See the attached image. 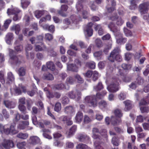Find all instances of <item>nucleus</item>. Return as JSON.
Wrapping results in <instances>:
<instances>
[{"instance_id": "1", "label": "nucleus", "mask_w": 149, "mask_h": 149, "mask_svg": "<svg viewBox=\"0 0 149 149\" xmlns=\"http://www.w3.org/2000/svg\"><path fill=\"white\" fill-rule=\"evenodd\" d=\"M113 112L116 117L113 116H111V123L113 125H118L122 122L120 118L122 117L123 113L121 110L118 109L115 110Z\"/></svg>"}, {"instance_id": "2", "label": "nucleus", "mask_w": 149, "mask_h": 149, "mask_svg": "<svg viewBox=\"0 0 149 149\" xmlns=\"http://www.w3.org/2000/svg\"><path fill=\"white\" fill-rule=\"evenodd\" d=\"M120 82V80L118 77H113L110 84L107 87L108 91L111 92H115L118 91L119 84Z\"/></svg>"}, {"instance_id": "3", "label": "nucleus", "mask_w": 149, "mask_h": 149, "mask_svg": "<svg viewBox=\"0 0 149 149\" xmlns=\"http://www.w3.org/2000/svg\"><path fill=\"white\" fill-rule=\"evenodd\" d=\"M15 125H11L10 128H8L7 127V125H3L0 124V131L2 133L7 135L15 134L18 132V131L15 129Z\"/></svg>"}, {"instance_id": "4", "label": "nucleus", "mask_w": 149, "mask_h": 149, "mask_svg": "<svg viewBox=\"0 0 149 149\" xmlns=\"http://www.w3.org/2000/svg\"><path fill=\"white\" fill-rule=\"evenodd\" d=\"M120 50L118 47L115 48L111 52L110 56L108 58L109 60L112 62H114L115 60L118 61L122 60L121 56L120 54Z\"/></svg>"}, {"instance_id": "5", "label": "nucleus", "mask_w": 149, "mask_h": 149, "mask_svg": "<svg viewBox=\"0 0 149 149\" xmlns=\"http://www.w3.org/2000/svg\"><path fill=\"white\" fill-rule=\"evenodd\" d=\"M85 100L90 106L95 107L97 105V101L95 96H87L85 98Z\"/></svg>"}, {"instance_id": "6", "label": "nucleus", "mask_w": 149, "mask_h": 149, "mask_svg": "<svg viewBox=\"0 0 149 149\" xmlns=\"http://www.w3.org/2000/svg\"><path fill=\"white\" fill-rule=\"evenodd\" d=\"M81 92L77 90L71 91L68 93V96L72 99H75L76 100H79L81 98Z\"/></svg>"}, {"instance_id": "7", "label": "nucleus", "mask_w": 149, "mask_h": 149, "mask_svg": "<svg viewBox=\"0 0 149 149\" xmlns=\"http://www.w3.org/2000/svg\"><path fill=\"white\" fill-rule=\"evenodd\" d=\"M149 6V3L148 2L142 3L139 5V8L141 14H144L147 13Z\"/></svg>"}, {"instance_id": "8", "label": "nucleus", "mask_w": 149, "mask_h": 149, "mask_svg": "<svg viewBox=\"0 0 149 149\" xmlns=\"http://www.w3.org/2000/svg\"><path fill=\"white\" fill-rule=\"evenodd\" d=\"M92 25L93 23L92 22L89 23L87 24L84 29V33L88 36H91L93 35V31L92 29Z\"/></svg>"}, {"instance_id": "9", "label": "nucleus", "mask_w": 149, "mask_h": 149, "mask_svg": "<svg viewBox=\"0 0 149 149\" xmlns=\"http://www.w3.org/2000/svg\"><path fill=\"white\" fill-rule=\"evenodd\" d=\"M110 19L113 21H116V24L119 26L121 25L124 22L123 20L120 17H118L117 15L115 14L110 17Z\"/></svg>"}, {"instance_id": "10", "label": "nucleus", "mask_w": 149, "mask_h": 149, "mask_svg": "<svg viewBox=\"0 0 149 149\" xmlns=\"http://www.w3.org/2000/svg\"><path fill=\"white\" fill-rule=\"evenodd\" d=\"M3 147L6 149H9L12 148L14 146L13 143L12 141L4 140L2 143Z\"/></svg>"}, {"instance_id": "11", "label": "nucleus", "mask_w": 149, "mask_h": 149, "mask_svg": "<svg viewBox=\"0 0 149 149\" xmlns=\"http://www.w3.org/2000/svg\"><path fill=\"white\" fill-rule=\"evenodd\" d=\"M23 61V58L22 56H15L14 57V59L12 60V64H15L19 65L21 64Z\"/></svg>"}, {"instance_id": "12", "label": "nucleus", "mask_w": 149, "mask_h": 149, "mask_svg": "<svg viewBox=\"0 0 149 149\" xmlns=\"http://www.w3.org/2000/svg\"><path fill=\"white\" fill-rule=\"evenodd\" d=\"M67 70L73 72H77L78 70V67L73 64H67Z\"/></svg>"}, {"instance_id": "13", "label": "nucleus", "mask_w": 149, "mask_h": 149, "mask_svg": "<svg viewBox=\"0 0 149 149\" xmlns=\"http://www.w3.org/2000/svg\"><path fill=\"white\" fill-rule=\"evenodd\" d=\"M46 49V47L44 43H39V44L36 45L35 50L36 52L44 51Z\"/></svg>"}, {"instance_id": "14", "label": "nucleus", "mask_w": 149, "mask_h": 149, "mask_svg": "<svg viewBox=\"0 0 149 149\" xmlns=\"http://www.w3.org/2000/svg\"><path fill=\"white\" fill-rule=\"evenodd\" d=\"M29 124V123L28 121H20L17 126V129L19 130H24L25 129L26 127Z\"/></svg>"}, {"instance_id": "15", "label": "nucleus", "mask_w": 149, "mask_h": 149, "mask_svg": "<svg viewBox=\"0 0 149 149\" xmlns=\"http://www.w3.org/2000/svg\"><path fill=\"white\" fill-rule=\"evenodd\" d=\"M68 7L66 5H62L61 6L60 9L58 11V13L63 17H66L67 15L63 13V12L66 11L68 8Z\"/></svg>"}, {"instance_id": "16", "label": "nucleus", "mask_w": 149, "mask_h": 149, "mask_svg": "<svg viewBox=\"0 0 149 149\" xmlns=\"http://www.w3.org/2000/svg\"><path fill=\"white\" fill-rule=\"evenodd\" d=\"M29 140L31 143L33 145H36L39 143L40 141L39 138L36 136H33L30 137Z\"/></svg>"}, {"instance_id": "17", "label": "nucleus", "mask_w": 149, "mask_h": 149, "mask_svg": "<svg viewBox=\"0 0 149 149\" xmlns=\"http://www.w3.org/2000/svg\"><path fill=\"white\" fill-rule=\"evenodd\" d=\"M4 104L6 107L9 108H13L15 106L16 104L13 102L8 100H6L4 101Z\"/></svg>"}, {"instance_id": "18", "label": "nucleus", "mask_w": 149, "mask_h": 149, "mask_svg": "<svg viewBox=\"0 0 149 149\" xmlns=\"http://www.w3.org/2000/svg\"><path fill=\"white\" fill-rule=\"evenodd\" d=\"M13 35L12 33H8L6 36V43L9 44L10 45L11 44V41L13 39Z\"/></svg>"}, {"instance_id": "19", "label": "nucleus", "mask_w": 149, "mask_h": 149, "mask_svg": "<svg viewBox=\"0 0 149 149\" xmlns=\"http://www.w3.org/2000/svg\"><path fill=\"white\" fill-rule=\"evenodd\" d=\"M6 83L10 84L13 82L15 79L14 77L11 72H9L8 73Z\"/></svg>"}, {"instance_id": "20", "label": "nucleus", "mask_w": 149, "mask_h": 149, "mask_svg": "<svg viewBox=\"0 0 149 149\" xmlns=\"http://www.w3.org/2000/svg\"><path fill=\"white\" fill-rule=\"evenodd\" d=\"M123 102L125 105V107L124 108L125 111H127L131 109L132 106L131 101L127 100Z\"/></svg>"}, {"instance_id": "21", "label": "nucleus", "mask_w": 149, "mask_h": 149, "mask_svg": "<svg viewBox=\"0 0 149 149\" xmlns=\"http://www.w3.org/2000/svg\"><path fill=\"white\" fill-rule=\"evenodd\" d=\"M55 88L56 89L59 90H61L64 89L68 90L69 88V86L68 85L65 86L62 83H61L56 85L55 86Z\"/></svg>"}, {"instance_id": "22", "label": "nucleus", "mask_w": 149, "mask_h": 149, "mask_svg": "<svg viewBox=\"0 0 149 149\" xmlns=\"http://www.w3.org/2000/svg\"><path fill=\"white\" fill-rule=\"evenodd\" d=\"M19 10L17 8H15L13 9H8L7 13L8 15H16L19 12Z\"/></svg>"}, {"instance_id": "23", "label": "nucleus", "mask_w": 149, "mask_h": 149, "mask_svg": "<svg viewBox=\"0 0 149 149\" xmlns=\"http://www.w3.org/2000/svg\"><path fill=\"white\" fill-rule=\"evenodd\" d=\"M107 1L108 2V3L106 7L107 9L108 12L111 13L115 10V8L114 6L116 5V2L115 1V5H114L112 4V2L111 3L110 1L109 2L108 1Z\"/></svg>"}, {"instance_id": "24", "label": "nucleus", "mask_w": 149, "mask_h": 149, "mask_svg": "<svg viewBox=\"0 0 149 149\" xmlns=\"http://www.w3.org/2000/svg\"><path fill=\"white\" fill-rule=\"evenodd\" d=\"M42 78L44 79L52 80L54 79V77L52 74L49 73H47L43 74Z\"/></svg>"}, {"instance_id": "25", "label": "nucleus", "mask_w": 149, "mask_h": 149, "mask_svg": "<svg viewBox=\"0 0 149 149\" xmlns=\"http://www.w3.org/2000/svg\"><path fill=\"white\" fill-rule=\"evenodd\" d=\"M46 65L47 69L52 71H54L55 69V66L53 62L49 61L46 63Z\"/></svg>"}, {"instance_id": "26", "label": "nucleus", "mask_w": 149, "mask_h": 149, "mask_svg": "<svg viewBox=\"0 0 149 149\" xmlns=\"http://www.w3.org/2000/svg\"><path fill=\"white\" fill-rule=\"evenodd\" d=\"M77 130V126L75 125L73 126L69 130L68 134V136L70 137L72 136L74 134Z\"/></svg>"}, {"instance_id": "27", "label": "nucleus", "mask_w": 149, "mask_h": 149, "mask_svg": "<svg viewBox=\"0 0 149 149\" xmlns=\"http://www.w3.org/2000/svg\"><path fill=\"white\" fill-rule=\"evenodd\" d=\"M89 139V137L85 134H81L79 137V141L81 142H86Z\"/></svg>"}, {"instance_id": "28", "label": "nucleus", "mask_w": 149, "mask_h": 149, "mask_svg": "<svg viewBox=\"0 0 149 149\" xmlns=\"http://www.w3.org/2000/svg\"><path fill=\"white\" fill-rule=\"evenodd\" d=\"M83 115L82 113L79 112L77 114L75 117V119L76 121L78 123L81 122L83 119Z\"/></svg>"}, {"instance_id": "29", "label": "nucleus", "mask_w": 149, "mask_h": 149, "mask_svg": "<svg viewBox=\"0 0 149 149\" xmlns=\"http://www.w3.org/2000/svg\"><path fill=\"white\" fill-rule=\"evenodd\" d=\"M11 30L15 31L16 34H17L20 30V27L18 24L14 25L11 27Z\"/></svg>"}, {"instance_id": "30", "label": "nucleus", "mask_w": 149, "mask_h": 149, "mask_svg": "<svg viewBox=\"0 0 149 149\" xmlns=\"http://www.w3.org/2000/svg\"><path fill=\"white\" fill-rule=\"evenodd\" d=\"M108 27L110 30L113 32H116L118 31V29L112 22L108 26Z\"/></svg>"}, {"instance_id": "31", "label": "nucleus", "mask_w": 149, "mask_h": 149, "mask_svg": "<svg viewBox=\"0 0 149 149\" xmlns=\"http://www.w3.org/2000/svg\"><path fill=\"white\" fill-rule=\"evenodd\" d=\"M66 82L67 84L71 85L74 84L75 82V80L73 77L69 76L67 78Z\"/></svg>"}, {"instance_id": "32", "label": "nucleus", "mask_w": 149, "mask_h": 149, "mask_svg": "<svg viewBox=\"0 0 149 149\" xmlns=\"http://www.w3.org/2000/svg\"><path fill=\"white\" fill-rule=\"evenodd\" d=\"M103 88V86L101 82H100L96 86H94V89L95 91H100Z\"/></svg>"}, {"instance_id": "33", "label": "nucleus", "mask_w": 149, "mask_h": 149, "mask_svg": "<svg viewBox=\"0 0 149 149\" xmlns=\"http://www.w3.org/2000/svg\"><path fill=\"white\" fill-rule=\"evenodd\" d=\"M30 3L29 0H22L21 1V6L23 8H26Z\"/></svg>"}, {"instance_id": "34", "label": "nucleus", "mask_w": 149, "mask_h": 149, "mask_svg": "<svg viewBox=\"0 0 149 149\" xmlns=\"http://www.w3.org/2000/svg\"><path fill=\"white\" fill-rule=\"evenodd\" d=\"M70 19L73 23H75L80 20L81 18L80 17H77L76 16L74 15H72L70 17Z\"/></svg>"}, {"instance_id": "35", "label": "nucleus", "mask_w": 149, "mask_h": 149, "mask_svg": "<svg viewBox=\"0 0 149 149\" xmlns=\"http://www.w3.org/2000/svg\"><path fill=\"white\" fill-rule=\"evenodd\" d=\"M81 2V1H79L76 4V7L78 11H81L84 8L83 7Z\"/></svg>"}, {"instance_id": "36", "label": "nucleus", "mask_w": 149, "mask_h": 149, "mask_svg": "<svg viewBox=\"0 0 149 149\" xmlns=\"http://www.w3.org/2000/svg\"><path fill=\"white\" fill-rule=\"evenodd\" d=\"M44 10H36L35 12V15L36 17L37 18H40L44 13Z\"/></svg>"}, {"instance_id": "37", "label": "nucleus", "mask_w": 149, "mask_h": 149, "mask_svg": "<svg viewBox=\"0 0 149 149\" xmlns=\"http://www.w3.org/2000/svg\"><path fill=\"white\" fill-rule=\"evenodd\" d=\"M98 104L99 107L102 109L106 107L107 105V103L104 100L100 101Z\"/></svg>"}, {"instance_id": "38", "label": "nucleus", "mask_w": 149, "mask_h": 149, "mask_svg": "<svg viewBox=\"0 0 149 149\" xmlns=\"http://www.w3.org/2000/svg\"><path fill=\"white\" fill-rule=\"evenodd\" d=\"M43 27L46 29H48V31L50 32H53L54 31L55 27L53 25H51L49 26L47 25H45Z\"/></svg>"}, {"instance_id": "39", "label": "nucleus", "mask_w": 149, "mask_h": 149, "mask_svg": "<svg viewBox=\"0 0 149 149\" xmlns=\"http://www.w3.org/2000/svg\"><path fill=\"white\" fill-rule=\"evenodd\" d=\"M21 90L23 91V92H25L26 91L25 87L23 86H19V88L16 89L15 91V92L18 94H20L21 93Z\"/></svg>"}, {"instance_id": "40", "label": "nucleus", "mask_w": 149, "mask_h": 149, "mask_svg": "<svg viewBox=\"0 0 149 149\" xmlns=\"http://www.w3.org/2000/svg\"><path fill=\"white\" fill-rule=\"evenodd\" d=\"M95 29L96 30H98V33L99 35H102L104 33V30L100 25H97L96 26Z\"/></svg>"}, {"instance_id": "41", "label": "nucleus", "mask_w": 149, "mask_h": 149, "mask_svg": "<svg viewBox=\"0 0 149 149\" xmlns=\"http://www.w3.org/2000/svg\"><path fill=\"white\" fill-rule=\"evenodd\" d=\"M77 149H91L87 145L83 144H79L76 146Z\"/></svg>"}, {"instance_id": "42", "label": "nucleus", "mask_w": 149, "mask_h": 149, "mask_svg": "<svg viewBox=\"0 0 149 149\" xmlns=\"http://www.w3.org/2000/svg\"><path fill=\"white\" fill-rule=\"evenodd\" d=\"M61 108V103L59 102H56L55 105L54 110L55 111L58 112L60 111Z\"/></svg>"}, {"instance_id": "43", "label": "nucleus", "mask_w": 149, "mask_h": 149, "mask_svg": "<svg viewBox=\"0 0 149 149\" xmlns=\"http://www.w3.org/2000/svg\"><path fill=\"white\" fill-rule=\"evenodd\" d=\"M28 136V135L26 133H19L17 135V137L22 139H26Z\"/></svg>"}, {"instance_id": "44", "label": "nucleus", "mask_w": 149, "mask_h": 149, "mask_svg": "<svg viewBox=\"0 0 149 149\" xmlns=\"http://www.w3.org/2000/svg\"><path fill=\"white\" fill-rule=\"evenodd\" d=\"M18 108L22 113L25 114L27 113L26 108L24 105L19 104L18 106Z\"/></svg>"}, {"instance_id": "45", "label": "nucleus", "mask_w": 149, "mask_h": 149, "mask_svg": "<svg viewBox=\"0 0 149 149\" xmlns=\"http://www.w3.org/2000/svg\"><path fill=\"white\" fill-rule=\"evenodd\" d=\"M86 65L90 68L94 69L95 68V64L94 62L91 61L87 62L86 63Z\"/></svg>"}, {"instance_id": "46", "label": "nucleus", "mask_w": 149, "mask_h": 149, "mask_svg": "<svg viewBox=\"0 0 149 149\" xmlns=\"http://www.w3.org/2000/svg\"><path fill=\"white\" fill-rule=\"evenodd\" d=\"M74 77L75 79L77 80L78 83H82L84 82L83 79L79 74H77L74 76Z\"/></svg>"}, {"instance_id": "47", "label": "nucleus", "mask_w": 149, "mask_h": 149, "mask_svg": "<svg viewBox=\"0 0 149 149\" xmlns=\"http://www.w3.org/2000/svg\"><path fill=\"white\" fill-rule=\"evenodd\" d=\"M149 95L147 97L145 100L142 99L139 103L140 106L141 105H145L149 103Z\"/></svg>"}, {"instance_id": "48", "label": "nucleus", "mask_w": 149, "mask_h": 149, "mask_svg": "<svg viewBox=\"0 0 149 149\" xmlns=\"http://www.w3.org/2000/svg\"><path fill=\"white\" fill-rule=\"evenodd\" d=\"M8 50L9 52V55L10 57L9 62L10 63H12V60L14 59V58L15 56H14L13 55L14 51L13 50L10 49H9Z\"/></svg>"}, {"instance_id": "49", "label": "nucleus", "mask_w": 149, "mask_h": 149, "mask_svg": "<svg viewBox=\"0 0 149 149\" xmlns=\"http://www.w3.org/2000/svg\"><path fill=\"white\" fill-rule=\"evenodd\" d=\"M25 69L23 67H21L18 70V74L19 76H23L25 75Z\"/></svg>"}, {"instance_id": "50", "label": "nucleus", "mask_w": 149, "mask_h": 149, "mask_svg": "<svg viewBox=\"0 0 149 149\" xmlns=\"http://www.w3.org/2000/svg\"><path fill=\"white\" fill-rule=\"evenodd\" d=\"M64 110L65 112L66 113L73 112L74 110L73 107L71 106L66 107Z\"/></svg>"}, {"instance_id": "51", "label": "nucleus", "mask_w": 149, "mask_h": 149, "mask_svg": "<svg viewBox=\"0 0 149 149\" xmlns=\"http://www.w3.org/2000/svg\"><path fill=\"white\" fill-rule=\"evenodd\" d=\"M26 145V142L23 141L18 143L17 144V146L19 149H25L24 147Z\"/></svg>"}, {"instance_id": "52", "label": "nucleus", "mask_w": 149, "mask_h": 149, "mask_svg": "<svg viewBox=\"0 0 149 149\" xmlns=\"http://www.w3.org/2000/svg\"><path fill=\"white\" fill-rule=\"evenodd\" d=\"M25 50L26 52V56L27 57H29L28 52L31 50L33 48L31 44H27L25 46Z\"/></svg>"}, {"instance_id": "53", "label": "nucleus", "mask_w": 149, "mask_h": 149, "mask_svg": "<svg viewBox=\"0 0 149 149\" xmlns=\"http://www.w3.org/2000/svg\"><path fill=\"white\" fill-rule=\"evenodd\" d=\"M102 55V52L101 51L96 52L94 53V56L96 58H97L99 59H101Z\"/></svg>"}, {"instance_id": "54", "label": "nucleus", "mask_w": 149, "mask_h": 149, "mask_svg": "<svg viewBox=\"0 0 149 149\" xmlns=\"http://www.w3.org/2000/svg\"><path fill=\"white\" fill-rule=\"evenodd\" d=\"M98 77L99 74L98 72L96 71H94L93 73V76L92 77L93 81H95L98 79Z\"/></svg>"}, {"instance_id": "55", "label": "nucleus", "mask_w": 149, "mask_h": 149, "mask_svg": "<svg viewBox=\"0 0 149 149\" xmlns=\"http://www.w3.org/2000/svg\"><path fill=\"white\" fill-rule=\"evenodd\" d=\"M44 38L47 40L50 41L53 39V36L52 34L47 33L45 34Z\"/></svg>"}, {"instance_id": "56", "label": "nucleus", "mask_w": 149, "mask_h": 149, "mask_svg": "<svg viewBox=\"0 0 149 149\" xmlns=\"http://www.w3.org/2000/svg\"><path fill=\"white\" fill-rule=\"evenodd\" d=\"M125 58L126 60L129 61L133 56V54L130 52H127L125 54Z\"/></svg>"}, {"instance_id": "57", "label": "nucleus", "mask_w": 149, "mask_h": 149, "mask_svg": "<svg viewBox=\"0 0 149 149\" xmlns=\"http://www.w3.org/2000/svg\"><path fill=\"white\" fill-rule=\"evenodd\" d=\"M144 82L143 79L141 77H138L136 79V82L138 85H141Z\"/></svg>"}, {"instance_id": "58", "label": "nucleus", "mask_w": 149, "mask_h": 149, "mask_svg": "<svg viewBox=\"0 0 149 149\" xmlns=\"http://www.w3.org/2000/svg\"><path fill=\"white\" fill-rule=\"evenodd\" d=\"M11 22V20L10 19H7L5 21L3 26V27L5 30L8 28L9 25Z\"/></svg>"}, {"instance_id": "59", "label": "nucleus", "mask_w": 149, "mask_h": 149, "mask_svg": "<svg viewBox=\"0 0 149 149\" xmlns=\"http://www.w3.org/2000/svg\"><path fill=\"white\" fill-rule=\"evenodd\" d=\"M94 145L95 149H103L101 144H100L99 142L95 141L94 142Z\"/></svg>"}, {"instance_id": "60", "label": "nucleus", "mask_w": 149, "mask_h": 149, "mask_svg": "<svg viewBox=\"0 0 149 149\" xmlns=\"http://www.w3.org/2000/svg\"><path fill=\"white\" fill-rule=\"evenodd\" d=\"M4 73L3 71H0V81L2 84H3L5 83V81L4 77Z\"/></svg>"}, {"instance_id": "61", "label": "nucleus", "mask_w": 149, "mask_h": 149, "mask_svg": "<svg viewBox=\"0 0 149 149\" xmlns=\"http://www.w3.org/2000/svg\"><path fill=\"white\" fill-rule=\"evenodd\" d=\"M62 103L64 105L67 104L69 102V100L68 98L66 96H64L62 98Z\"/></svg>"}, {"instance_id": "62", "label": "nucleus", "mask_w": 149, "mask_h": 149, "mask_svg": "<svg viewBox=\"0 0 149 149\" xmlns=\"http://www.w3.org/2000/svg\"><path fill=\"white\" fill-rule=\"evenodd\" d=\"M112 45L111 44H109V45H106L104 49V52L105 54H107L109 50L111 48Z\"/></svg>"}, {"instance_id": "63", "label": "nucleus", "mask_w": 149, "mask_h": 149, "mask_svg": "<svg viewBox=\"0 0 149 149\" xmlns=\"http://www.w3.org/2000/svg\"><path fill=\"white\" fill-rule=\"evenodd\" d=\"M127 41L126 39L125 38H124L122 37H121L120 38L118 39L117 38L116 40L117 42L118 43H124Z\"/></svg>"}, {"instance_id": "64", "label": "nucleus", "mask_w": 149, "mask_h": 149, "mask_svg": "<svg viewBox=\"0 0 149 149\" xmlns=\"http://www.w3.org/2000/svg\"><path fill=\"white\" fill-rule=\"evenodd\" d=\"M95 43L96 46L98 47H100L102 45V42L100 39L97 38L95 40Z\"/></svg>"}]
</instances>
